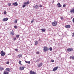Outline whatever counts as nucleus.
<instances>
[{
    "label": "nucleus",
    "mask_w": 74,
    "mask_h": 74,
    "mask_svg": "<svg viewBox=\"0 0 74 74\" xmlns=\"http://www.w3.org/2000/svg\"><path fill=\"white\" fill-rule=\"evenodd\" d=\"M60 18L61 20H63V18L62 17H61Z\"/></svg>",
    "instance_id": "32"
},
{
    "label": "nucleus",
    "mask_w": 74,
    "mask_h": 74,
    "mask_svg": "<svg viewBox=\"0 0 74 74\" xmlns=\"http://www.w3.org/2000/svg\"><path fill=\"white\" fill-rule=\"evenodd\" d=\"M26 3H27V4H29V3H29V1H27L26 2Z\"/></svg>",
    "instance_id": "28"
},
{
    "label": "nucleus",
    "mask_w": 74,
    "mask_h": 74,
    "mask_svg": "<svg viewBox=\"0 0 74 74\" xmlns=\"http://www.w3.org/2000/svg\"><path fill=\"white\" fill-rule=\"evenodd\" d=\"M49 50L51 51H52V47H50Z\"/></svg>",
    "instance_id": "26"
},
{
    "label": "nucleus",
    "mask_w": 74,
    "mask_h": 74,
    "mask_svg": "<svg viewBox=\"0 0 74 74\" xmlns=\"http://www.w3.org/2000/svg\"><path fill=\"white\" fill-rule=\"evenodd\" d=\"M18 21L17 20H16V19L15 21H14V23H17V22Z\"/></svg>",
    "instance_id": "23"
},
{
    "label": "nucleus",
    "mask_w": 74,
    "mask_h": 74,
    "mask_svg": "<svg viewBox=\"0 0 74 74\" xmlns=\"http://www.w3.org/2000/svg\"><path fill=\"white\" fill-rule=\"evenodd\" d=\"M24 4H25V5H26L27 4V3H26V2H25V3H24Z\"/></svg>",
    "instance_id": "38"
},
{
    "label": "nucleus",
    "mask_w": 74,
    "mask_h": 74,
    "mask_svg": "<svg viewBox=\"0 0 74 74\" xmlns=\"http://www.w3.org/2000/svg\"><path fill=\"white\" fill-rule=\"evenodd\" d=\"M4 70V68L3 67H0V71H2L3 70Z\"/></svg>",
    "instance_id": "17"
},
{
    "label": "nucleus",
    "mask_w": 74,
    "mask_h": 74,
    "mask_svg": "<svg viewBox=\"0 0 74 74\" xmlns=\"http://www.w3.org/2000/svg\"><path fill=\"white\" fill-rule=\"evenodd\" d=\"M51 62H54V60H51Z\"/></svg>",
    "instance_id": "35"
},
{
    "label": "nucleus",
    "mask_w": 74,
    "mask_h": 74,
    "mask_svg": "<svg viewBox=\"0 0 74 74\" xmlns=\"http://www.w3.org/2000/svg\"><path fill=\"white\" fill-rule=\"evenodd\" d=\"M70 12L71 13H74V8L71 10Z\"/></svg>",
    "instance_id": "10"
},
{
    "label": "nucleus",
    "mask_w": 74,
    "mask_h": 74,
    "mask_svg": "<svg viewBox=\"0 0 74 74\" xmlns=\"http://www.w3.org/2000/svg\"><path fill=\"white\" fill-rule=\"evenodd\" d=\"M66 6V5L65 4H64L63 6V7H65V6Z\"/></svg>",
    "instance_id": "41"
},
{
    "label": "nucleus",
    "mask_w": 74,
    "mask_h": 74,
    "mask_svg": "<svg viewBox=\"0 0 74 74\" xmlns=\"http://www.w3.org/2000/svg\"><path fill=\"white\" fill-rule=\"evenodd\" d=\"M1 56H4L5 55V52H4L3 51H2L1 52Z\"/></svg>",
    "instance_id": "4"
},
{
    "label": "nucleus",
    "mask_w": 74,
    "mask_h": 74,
    "mask_svg": "<svg viewBox=\"0 0 74 74\" xmlns=\"http://www.w3.org/2000/svg\"><path fill=\"white\" fill-rule=\"evenodd\" d=\"M26 3H27V4H29V3H29V1H27L26 2Z\"/></svg>",
    "instance_id": "27"
},
{
    "label": "nucleus",
    "mask_w": 74,
    "mask_h": 74,
    "mask_svg": "<svg viewBox=\"0 0 74 74\" xmlns=\"http://www.w3.org/2000/svg\"><path fill=\"white\" fill-rule=\"evenodd\" d=\"M14 32L13 31V30H12L10 33V34L11 35H12V36H13L14 35Z\"/></svg>",
    "instance_id": "7"
},
{
    "label": "nucleus",
    "mask_w": 74,
    "mask_h": 74,
    "mask_svg": "<svg viewBox=\"0 0 74 74\" xmlns=\"http://www.w3.org/2000/svg\"><path fill=\"white\" fill-rule=\"evenodd\" d=\"M41 30H42V32H45V29H41Z\"/></svg>",
    "instance_id": "19"
},
{
    "label": "nucleus",
    "mask_w": 74,
    "mask_h": 74,
    "mask_svg": "<svg viewBox=\"0 0 74 74\" xmlns=\"http://www.w3.org/2000/svg\"><path fill=\"white\" fill-rule=\"evenodd\" d=\"M73 36H74V33L73 34Z\"/></svg>",
    "instance_id": "47"
},
{
    "label": "nucleus",
    "mask_w": 74,
    "mask_h": 74,
    "mask_svg": "<svg viewBox=\"0 0 74 74\" xmlns=\"http://www.w3.org/2000/svg\"><path fill=\"white\" fill-rule=\"evenodd\" d=\"M9 63H10V62H9L8 61L6 62V64H8Z\"/></svg>",
    "instance_id": "40"
},
{
    "label": "nucleus",
    "mask_w": 74,
    "mask_h": 74,
    "mask_svg": "<svg viewBox=\"0 0 74 74\" xmlns=\"http://www.w3.org/2000/svg\"><path fill=\"white\" fill-rule=\"evenodd\" d=\"M42 5H41L40 4V5H39V7H42Z\"/></svg>",
    "instance_id": "42"
},
{
    "label": "nucleus",
    "mask_w": 74,
    "mask_h": 74,
    "mask_svg": "<svg viewBox=\"0 0 74 74\" xmlns=\"http://www.w3.org/2000/svg\"><path fill=\"white\" fill-rule=\"evenodd\" d=\"M24 69H25V67L24 66H21L20 67V70H24Z\"/></svg>",
    "instance_id": "11"
},
{
    "label": "nucleus",
    "mask_w": 74,
    "mask_h": 74,
    "mask_svg": "<svg viewBox=\"0 0 74 74\" xmlns=\"http://www.w3.org/2000/svg\"><path fill=\"white\" fill-rule=\"evenodd\" d=\"M25 63H27V61H25Z\"/></svg>",
    "instance_id": "46"
},
{
    "label": "nucleus",
    "mask_w": 74,
    "mask_h": 74,
    "mask_svg": "<svg viewBox=\"0 0 74 74\" xmlns=\"http://www.w3.org/2000/svg\"><path fill=\"white\" fill-rule=\"evenodd\" d=\"M42 63H40V64H38L37 65V66L39 67H41V66H42Z\"/></svg>",
    "instance_id": "12"
},
{
    "label": "nucleus",
    "mask_w": 74,
    "mask_h": 74,
    "mask_svg": "<svg viewBox=\"0 0 74 74\" xmlns=\"http://www.w3.org/2000/svg\"><path fill=\"white\" fill-rule=\"evenodd\" d=\"M12 4L14 6H17L18 5V3H17V2L14 3H13Z\"/></svg>",
    "instance_id": "8"
},
{
    "label": "nucleus",
    "mask_w": 74,
    "mask_h": 74,
    "mask_svg": "<svg viewBox=\"0 0 74 74\" xmlns=\"http://www.w3.org/2000/svg\"><path fill=\"white\" fill-rule=\"evenodd\" d=\"M65 27H66V28H70V25H67L65 26Z\"/></svg>",
    "instance_id": "15"
},
{
    "label": "nucleus",
    "mask_w": 74,
    "mask_h": 74,
    "mask_svg": "<svg viewBox=\"0 0 74 74\" xmlns=\"http://www.w3.org/2000/svg\"><path fill=\"white\" fill-rule=\"evenodd\" d=\"M56 70H57V69L56 68V67H55L53 69V71H56Z\"/></svg>",
    "instance_id": "22"
},
{
    "label": "nucleus",
    "mask_w": 74,
    "mask_h": 74,
    "mask_svg": "<svg viewBox=\"0 0 74 74\" xmlns=\"http://www.w3.org/2000/svg\"><path fill=\"white\" fill-rule=\"evenodd\" d=\"M16 37L17 38H19V35H16Z\"/></svg>",
    "instance_id": "24"
},
{
    "label": "nucleus",
    "mask_w": 74,
    "mask_h": 74,
    "mask_svg": "<svg viewBox=\"0 0 74 74\" xmlns=\"http://www.w3.org/2000/svg\"><path fill=\"white\" fill-rule=\"evenodd\" d=\"M16 39V38H14L13 39L14 40H15Z\"/></svg>",
    "instance_id": "39"
},
{
    "label": "nucleus",
    "mask_w": 74,
    "mask_h": 74,
    "mask_svg": "<svg viewBox=\"0 0 74 74\" xmlns=\"http://www.w3.org/2000/svg\"><path fill=\"white\" fill-rule=\"evenodd\" d=\"M14 27L15 29H17V27H17L16 26H14Z\"/></svg>",
    "instance_id": "34"
},
{
    "label": "nucleus",
    "mask_w": 74,
    "mask_h": 74,
    "mask_svg": "<svg viewBox=\"0 0 74 74\" xmlns=\"http://www.w3.org/2000/svg\"><path fill=\"white\" fill-rule=\"evenodd\" d=\"M59 68V66H57L56 67V68L57 69H57H58Z\"/></svg>",
    "instance_id": "45"
},
{
    "label": "nucleus",
    "mask_w": 74,
    "mask_h": 74,
    "mask_svg": "<svg viewBox=\"0 0 74 74\" xmlns=\"http://www.w3.org/2000/svg\"><path fill=\"white\" fill-rule=\"evenodd\" d=\"M15 51H18V49H15Z\"/></svg>",
    "instance_id": "37"
},
{
    "label": "nucleus",
    "mask_w": 74,
    "mask_h": 74,
    "mask_svg": "<svg viewBox=\"0 0 74 74\" xmlns=\"http://www.w3.org/2000/svg\"><path fill=\"white\" fill-rule=\"evenodd\" d=\"M29 73H30V74H37L36 73L34 72V71H31Z\"/></svg>",
    "instance_id": "6"
},
{
    "label": "nucleus",
    "mask_w": 74,
    "mask_h": 74,
    "mask_svg": "<svg viewBox=\"0 0 74 74\" xmlns=\"http://www.w3.org/2000/svg\"><path fill=\"white\" fill-rule=\"evenodd\" d=\"M4 14L5 15H6V14H7V12H6V11L4 12Z\"/></svg>",
    "instance_id": "29"
},
{
    "label": "nucleus",
    "mask_w": 74,
    "mask_h": 74,
    "mask_svg": "<svg viewBox=\"0 0 74 74\" xmlns=\"http://www.w3.org/2000/svg\"><path fill=\"white\" fill-rule=\"evenodd\" d=\"M34 22V19H33L32 21L31 22V23H33Z\"/></svg>",
    "instance_id": "43"
},
{
    "label": "nucleus",
    "mask_w": 74,
    "mask_h": 74,
    "mask_svg": "<svg viewBox=\"0 0 74 74\" xmlns=\"http://www.w3.org/2000/svg\"><path fill=\"white\" fill-rule=\"evenodd\" d=\"M57 5L58 7H62V5H60V3H58Z\"/></svg>",
    "instance_id": "13"
},
{
    "label": "nucleus",
    "mask_w": 74,
    "mask_h": 74,
    "mask_svg": "<svg viewBox=\"0 0 74 74\" xmlns=\"http://www.w3.org/2000/svg\"><path fill=\"white\" fill-rule=\"evenodd\" d=\"M36 54H39L40 53V52L39 51L36 52Z\"/></svg>",
    "instance_id": "33"
},
{
    "label": "nucleus",
    "mask_w": 74,
    "mask_h": 74,
    "mask_svg": "<svg viewBox=\"0 0 74 74\" xmlns=\"http://www.w3.org/2000/svg\"><path fill=\"white\" fill-rule=\"evenodd\" d=\"M26 7V5H23V8H24V7Z\"/></svg>",
    "instance_id": "30"
},
{
    "label": "nucleus",
    "mask_w": 74,
    "mask_h": 74,
    "mask_svg": "<svg viewBox=\"0 0 74 74\" xmlns=\"http://www.w3.org/2000/svg\"><path fill=\"white\" fill-rule=\"evenodd\" d=\"M70 59L74 60V56H71L70 57Z\"/></svg>",
    "instance_id": "16"
},
{
    "label": "nucleus",
    "mask_w": 74,
    "mask_h": 74,
    "mask_svg": "<svg viewBox=\"0 0 74 74\" xmlns=\"http://www.w3.org/2000/svg\"><path fill=\"white\" fill-rule=\"evenodd\" d=\"M8 74V72L7 71H4L3 72V74Z\"/></svg>",
    "instance_id": "18"
},
{
    "label": "nucleus",
    "mask_w": 74,
    "mask_h": 74,
    "mask_svg": "<svg viewBox=\"0 0 74 74\" xmlns=\"http://www.w3.org/2000/svg\"><path fill=\"white\" fill-rule=\"evenodd\" d=\"M11 5V3H8V5H9V6H10Z\"/></svg>",
    "instance_id": "31"
},
{
    "label": "nucleus",
    "mask_w": 74,
    "mask_h": 74,
    "mask_svg": "<svg viewBox=\"0 0 74 74\" xmlns=\"http://www.w3.org/2000/svg\"><path fill=\"white\" fill-rule=\"evenodd\" d=\"M57 24H58V23H57V22L56 21H54L52 22V25L53 26H56Z\"/></svg>",
    "instance_id": "2"
},
{
    "label": "nucleus",
    "mask_w": 74,
    "mask_h": 74,
    "mask_svg": "<svg viewBox=\"0 0 74 74\" xmlns=\"http://www.w3.org/2000/svg\"><path fill=\"white\" fill-rule=\"evenodd\" d=\"M10 69L9 68H7L5 69V70H6V71H9V72L10 71Z\"/></svg>",
    "instance_id": "14"
},
{
    "label": "nucleus",
    "mask_w": 74,
    "mask_h": 74,
    "mask_svg": "<svg viewBox=\"0 0 74 74\" xmlns=\"http://www.w3.org/2000/svg\"><path fill=\"white\" fill-rule=\"evenodd\" d=\"M55 1H53V3H54V2Z\"/></svg>",
    "instance_id": "48"
},
{
    "label": "nucleus",
    "mask_w": 74,
    "mask_h": 74,
    "mask_svg": "<svg viewBox=\"0 0 74 74\" xmlns=\"http://www.w3.org/2000/svg\"><path fill=\"white\" fill-rule=\"evenodd\" d=\"M73 22L74 23V18H73Z\"/></svg>",
    "instance_id": "44"
},
{
    "label": "nucleus",
    "mask_w": 74,
    "mask_h": 74,
    "mask_svg": "<svg viewBox=\"0 0 74 74\" xmlns=\"http://www.w3.org/2000/svg\"><path fill=\"white\" fill-rule=\"evenodd\" d=\"M27 63H28V64H30V62L27 61Z\"/></svg>",
    "instance_id": "36"
},
{
    "label": "nucleus",
    "mask_w": 74,
    "mask_h": 74,
    "mask_svg": "<svg viewBox=\"0 0 74 74\" xmlns=\"http://www.w3.org/2000/svg\"><path fill=\"white\" fill-rule=\"evenodd\" d=\"M22 62V61H19V63L20 64H21V65H22V64H21V62Z\"/></svg>",
    "instance_id": "25"
},
{
    "label": "nucleus",
    "mask_w": 74,
    "mask_h": 74,
    "mask_svg": "<svg viewBox=\"0 0 74 74\" xmlns=\"http://www.w3.org/2000/svg\"><path fill=\"white\" fill-rule=\"evenodd\" d=\"M8 19V18H4L3 19V21H7Z\"/></svg>",
    "instance_id": "9"
},
{
    "label": "nucleus",
    "mask_w": 74,
    "mask_h": 74,
    "mask_svg": "<svg viewBox=\"0 0 74 74\" xmlns=\"http://www.w3.org/2000/svg\"><path fill=\"white\" fill-rule=\"evenodd\" d=\"M33 7L34 8H35L36 9L38 10V8H39V6H38V5H36L35 6H33Z\"/></svg>",
    "instance_id": "5"
},
{
    "label": "nucleus",
    "mask_w": 74,
    "mask_h": 74,
    "mask_svg": "<svg viewBox=\"0 0 74 74\" xmlns=\"http://www.w3.org/2000/svg\"><path fill=\"white\" fill-rule=\"evenodd\" d=\"M38 44V41H36L35 42V45H37Z\"/></svg>",
    "instance_id": "21"
},
{
    "label": "nucleus",
    "mask_w": 74,
    "mask_h": 74,
    "mask_svg": "<svg viewBox=\"0 0 74 74\" xmlns=\"http://www.w3.org/2000/svg\"><path fill=\"white\" fill-rule=\"evenodd\" d=\"M74 51L73 49L71 48H69L67 49L68 52H72V51Z\"/></svg>",
    "instance_id": "3"
},
{
    "label": "nucleus",
    "mask_w": 74,
    "mask_h": 74,
    "mask_svg": "<svg viewBox=\"0 0 74 74\" xmlns=\"http://www.w3.org/2000/svg\"><path fill=\"white\" fill-rule=\"evenodd\" d=\"M43 49V51L44 52H47L49 50V49L48 48V47H44Z\"/></svg>",
    "instance_id": "1"
},
{
    "label": "nucleus",
    "mask_w": 74,
    "mask_h": 74,
    "mask_svg": "<svg viewBox=\"0 0 74 74\" xmlns=\"http://www.w3.org/2000/svg\"><path fill=\"white\" fill-rule=\"evenodd\" d=\"M22 55L21 54H19L18 55V57L19 58H21V57H22Z\"/></svg>",
    "instance_id": "20"
}]
</instances>
